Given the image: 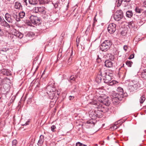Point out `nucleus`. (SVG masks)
<instances>
[{"instance_id":"f257e3e1","label":"nucleus","mask_w":146,"mask_h":146,"mask_svg":"<svg viewBox=\"0 0 146 146\" xmlns=\"http://www.w3.org/2000/svg\"><path fill=\"white\" fill-rule=\"evenodd\" d=\"M104 78L103 80L104 83H108V85L110 86H112L114 84L116 83V82L115 80H111L112 74L111 73L110 74V73L104 72L103 74Z\"/></svg>"},{"instance_id":"f03ea898","label":"nucleus","mask_w":146,"mask_h":146,"mask_svg":"<svg viewBox=\"0 0 146 146\" xmlns=\"http://www.w3.org/2000/svg\"><path fill=\"white\" fill-rule=\"evenodd\" d=\"M112 44V43L110 40H104L100 46L101 50L102 51H107L110 49Z\"/></svg>"},{"instance_id":"7ed1b4c3","label":"nucleus","mask_w":146,"mask_h":146,"mask_svg":"<svg viewBox=\"0 0 146 146\" xmlns=\"http://www.w3.org/2000/svg\"><path fill=\"white\" fill-rule=\"evenodd\" d=\"M118 90H120V92L116 93L113 92L112 94V99L115 100L116 101L117 100H121L123 97V89L121 87L118 88Z\"/></svg>"},{"instance_id":"20e7f679","label":"nucleus","mask_w":146,"mask_h":146,"mask_svg":"<svg viewBox=\"0 0 146 146\" xmlns=\"http://www.w3.org/2000/svg\"><path fill=\"white\" fill-rule=\"evenodd\" d=\"M30 19L31 23L34 25H39L41 23V19L36 16L31 15L28 17Z\"/></svg>"},{"instance_id":"39448f33","label":"nucleus","mask_w":146,"mask_h":146,"mask_svg":"<svg viewBox=\"0 0 146 146\" xmlns=\"http://www.w3.org/2000/svg\"><path fill=\"white\" fill-rule=\"evenodd\" d=\"M123 16V15L122 11L121 10H118L114 14L113 18L115 20L118 21L122 19Z\"/></svg>"},{"instance_id":"423d86ee","label":"nucleus","mask_w":146,"mask_h":146,"mask_svg":"<svg viewBox=\"0 0 146 146\" xmlns=\"http://www.w3.org/2000/svg\"><path fill=\"white\" fill-rule=\"evenodd\" d=\"M55 89L53 88L51 86L49 85L47 86L46 88V91L47 94H48L52 98L55 95L54 91Z\"/></svg>"},{"instance_id":"0eeeda50","label":"nucleus","mask_w":146,"mask_h":146,"mask_svg":"<svg viewBox=\"0 0 146 146\" xmlns=\"http://www.w3.org/2000/svg\"><path fill=\"white\" fill-rule=\"evenodd\" d=\"M0 25L3 27V29L8 34L9 33L10 29V25L5 20L3 21L1 23H0Z\"/></svg>"},{"instance_id":"6e6552de","label":"nucleus","mask_w":146,"mask_h":146,"mask_svg":"<svg viewBox=\"0 0 146 146\" xmlns=\"http://www.w3.org/2000/svg\"><path fill=\"white\" fill-rule=\"evenodd\" d=\"M98 101L100 102V104H102L103 105H104L106 106H109L110 104V102L108 98H104L101 96L98 98Z\"/></svg>"},{"instance_id":"1a4fd4ad","label":"nucleus","mask_w":146,"mask_h":146,"mask_svg":"<svg viewBox=\"0 0 146 146\" xmlns=\"http://www.w3.org/2000/svg\"><path fill=\"white\" fill-rule=\"evenodd\" d=\"M116 25L113 23L110 24L108 27V32L110 34H113L116 30Z\"/></svg>"},{"instance_id":"9d476101","label":"nucleus","mask_w":146,"mask_h":146,"mask_svg":"<svg viewBox=\"0 0 146 146\" xmlns=\"http://www.w3.org/2000/svg\"><path fill=\"white\" fill-rule=\"evenodd\" d=\"M133 84L130 85L129 86V89L131 91H133L136 90L137 89V82L136 81H133Z\"/></svg>"},{"instance_id":"9b49d317","label":"nucleus","mask_w":146,"mask_h":146,"mask_svg":"<svg viewBox=\"0 0 146 146\" xmlns=\"http://www.w3.org/2000/svg\"><path fill=\"white\" fill-rule=\"evenodd\" d=\"M107 106H104L102 104H99V105L98 107V108L100 109L102 113H105L108 112L109 111L108 108L107 107Z\"/></svg>"},{"instance_id":"f8f14e48","label":"nucleus","mask_w":146,"mask_h":146,"mask_svg":"<svg viewBox=\"0 0 146 146\" xmlns=\"http://www.w3.org/2000/svg\"><path fill=\"white\" fill-rule=\"evenodd\" d=\"M113 63L110 60H107L104 62V66L108 68H111L113 66Z\"/></svg>"},{"instance_id":"ddd939ff","label":"nucleus","mask_w":146,"mask_h":146,"mask_svg":"<svg viewBox=\"0 0 146 146\" xmlns=\"http://www.w3.org/2000/svg\"><path fill=\"white\" fill-rule=\"evenodd\" d=\"M131 0H115L114 2H115L117 6L119 7L122 3L123 1L127 3L129 2Z\"/></svg>"},{"instance_id":"4468645a","label":"nucleus","mask_w":146,"mask_h":146,"mask_svg":"<svg viewBox=\"0 0 146 146\" xmlns=\"http://www.w3.org/2000/svg\"><path fill=\"white\" fill-rule=\"evenodd\" d=\"M102 76V73L100 71L96 78V81L97 83H99L101 82Z\"/></svg>"},{"instance_id":"2eb2a0df","label":"nucleus","mask_w":146,"mask_h":146,"mask_svg":"<svg viewBox=\"0 0 146 146\" xmlns=\"http://www.w3.org/2000/svg\"><path fill=\"white\" fill-rule=\"evenodd\" d=\"M1 73L3 75H6L8 76L11 75V73L9 71L8 69H3L1 71Z\"/></svg>"},{"instance_id":"dca6fc26","label":"nucleus","mask_w":146,"mask_h":146,"mask_svg":"<svg viewBox=\"0 0 146 146\" xmlns=\"http://www.w3.org/2000/svg\"><path fill=\"white\" fill-rule=\"evenodd\" d=\"M44 136L41 135L38 141L37 144L39 146H41L44 141Z\"/></svg>"},{"instance_id":"f3484780","label":"nucleus","mask_w":146,"mask_h":146,"mask_svg":"<svg viewBox=\"0 0 146 146\" xmlns=\"http://www.w3.org/2000/svg\"><path fill=\"white\" fill-rule=\"evenodd\" d=\"M98 109L96 110V115H97V117L98 118H101L102 116L103 113L101 111L100 109H99L97 108Z\"/></svg>"},{"instance_id":"a211bd4d","label":"nucleus","mask_w":146,"mask_h":146,"mask_svg":"<svg viewBox=\"0 0 146 146\" xmlns=\"http://www.w3.org/2000/svg\"><path fill=\"white\" fill-rule=\"evenodd\" d=\"M68 55H70V57H69L68 60V62L67 63V64L69 66H70V65L72 63V58L71 56L72 55V52L71 53H68Z\"/></svg>"},{"instance_id":"6ab92c4d","label":"nucleus","mask_w":146,"mask_h":146,"mask_svg":"<svg viewBox=\"0 0 146 146\" xmlns=\"http://www.w3.org/2000/svg\"><path fill=\"white\" fill-rule=\"evenodd\" d=\"M36 10L40 13H43L44 12L45 8L43 7H38L36 8Z\"/></svg>"},{"instance_id":"aec40b11","label":"nucleus","mask_w":146,"mask_h":146,"mask_svg":"<svg viewBox=\"0 0 146 146\" xmlns=\"http://www.w3.org/2000/svg\"><path fill=\"white\" fill-rule=\"evenodd\" d=\"M12 16L13 19H14V21L15 20L17 21H20V18L18 17L17 13H13L12 14Z\"/></svg>"},{"instance_id":"412c9836","label":"nucleus","mask_w":146,"mask_h":146,"mask_svg":"<svg viewBox=\"0 0 146 146\" xmlns=\"http://www.w3.org/2000/svg\"><path fill=\"white\" fill-rule=\"evenodd\" d=\"M8 33H6L4 29H1L0 27V36H6Z\"/></svg>"},{"instance_id":"4be33fe9","label":"nucleus","mask_w":146,"mask_h":146,"mask_svg":"<svg viewBox=\"0 0 146 146\" xmlns=\"http://www.w3.org/2000/svg\"><path fill=\"white\" fill-rule=\"evenodd\" d=\"M21 7V5L20 3L18 2H16L15 3V9H19Z\"/></svg>"},{"instance_id":"5701e85b","label":"nucleus","mask_w":146,"mask_h":146,"mask_svg":"<svg viewBox=\"0 0 146 146\" xmlns=\"http://www.w3.org/2000/svg\"><path fill=\"white\" fill-rule=\"evenodd\" d=\"M96 110H95L94 111H92V112H89V114L90 117H92L94 118L97 117V115H96Z\"/></svg>"},{"instance_id":"b1692460","label":"nucleus","mask_w":146,"mask_h":146,"mask_svg":"<svg viewBox=\"0 0 146 146\" xmlns=\"http://www.w3.org/2000/svg\"><path fill=\"white\" fill-rule=\"evenodd\" d=\"M133 15V13L131 11H128L126 13V16L128 18L131 17Z\"/></svg>"},{"instance_id":"393cba45","label":"nucleus","mask_w":146,"mask_h":146,"mask_svg":"<svg viewBox=\"0 0 146 146\" xmlns=\"http://www.w3.org/2000/svg\"><path fill=\"white\" fill-rule=\"evenodd\" d=\"M11 17V15H10L9 13H7L5 14V18L6 20L9 23L10 22V20Z\"/></svg>"},{"instance_id":"a878e982","label":"nucleus","mask_w":146,"mask_h":146,"mask_svg":"<svg viewBox=\"0 0 146 146\" xmlns=\"http://www.w3.org/2000/svg\"><path fill=\"white\" fill-rule=\"evenodd\" d=\"M9 34L8 35V37L9 39H10V40H12L13 42L14 41V40L13 38L15 37V35H13V34Z\"/></svg>"},{"instance_id":"bb28decb","label":"nucleus","mask_w":146,"mask_h":146,"mask_svg":"<svg viewBox=\"0 0 146 146\" xmlns=\"http://www.w3.org/2000/svg\"><path fill=\"white\" fill-rule=\"evenodd\" d=\"M141 76L144 79H146V69H143L141 73Z\"/></svg>"},{"instance_id":"cd10ccee","label":"nucleus","mask_w":146,"mask_h":146,"mask_svg":"<svg viewBox=\"0 0 146 146\" xmlns=\"http://www.w3.org/2000/svg\"><path fill=\"white\" fill-rule=\"evenodd\" d=\"M29 3L32 5H35L38 3L37 0H29Z\"/></svg>"},{"instance_id":"c85d7f7f","label":"nucleus","mask_w":146,"mask_h":146,"mask_svg":"<svg viewBox=\"0 0 146 146\" xmlns=\"http://www.w3.org/2000/svg\"><path fill=\"white\" fill-rule=\"evenodd\" d=\"M86 123L88 124H89V126L90 127L93 126L95 125V123L93 121L92 119L87 121Z\"/></svg>"},{"instance_id":"c756f323","label":"nucleus","mask_w":146,"mask_h":146,"mask_svg":"<svg viewBox=\"0 0 146 146\" xmlns=\"http://www.w3.org/2000/svg\"><path fill=\"white\" fill-rule=\"evenodd\" d=\"M141 21L142 22V23L143 24L146 21V15L143 13L141 17Z\"/></svg>"},{"instance_id":"7c9ffc66","label":"nucleus","mask_w":146,"mask_h":146,"mask_svg":"<svg viewBox=\"0 0 146 146\" xmlns=\"http://www.w3.org/2000/svg\"><path fill=\"white\" fill-rule=\"evenodd\" d=\"M15 35V37H17L20 38H22L23 37V35L19 32L17 33Z\"/></svg>"},{"instance_id":"2f4dec72","label":"nucleus","mask_w":146,"mask_h":146,"mask_svg":"<svg viewBox=\"0 0 146 146\" xmlns=\"http://www.w3.org/2000/svg\"><path fill=\"white\" fill-rule=\"evenodd\" d=\"M19 17L21 18H23L25 16V13L23 11L21 12L19 14Z\"/></svg>"},{"instance_id":"473e14b6","label":"nucleus","mask_w":146,"mask_h":146,"mask_svg":"<svg viewBox=\"0 0 146 146\" xmlns=\"http://www.w3.org/2000/svg\"><path fill=\"white\" fill-rule=\"evenodd\" d=\"M145 96L144 95L142 96L140 99L139 102L141 104H143L145 100Z\"/></svg>"},{"instance_id":"72a5a7b5","label":"nucleus","mask_w":146,"mask_h":146,"mask_svg":"<svg viewBox=\"0 0 146 146\" xmlns=\"http://www.w3.org/2000/svg\"><path fill=\"white\" fill-rule=\"evenodd\" d=\"M135 12L137 13H141L143 11L139 7H136L135 9Z\"/></svg>"},{"instance_id":"f704fd0d","label":"nucleus","mask_w":146,"mask_h":146,"mask_svg":"<svg viewBox=\"0 0 146 146\" xmlns=\"http://www.w3.org/2000/svg\"><path fill=\"white\" fill-rule=\"evenodd\" d=\"M126 64L129 67H131L133 64V62L131 61L127 60L126 62Z\"/></svg>"},{"instance_id":"c9c22d12","label":"nucleus","mask_w":146,"mask_h":146,"mask_svg":"<svg viewBox=\"0 0 146 146\" xmlns=\"http://www.w3.org/2000/svg\"><path fill=\"white\" fill-rule=\"evenodd\" d=\"M128 26L129 28H132L135 26V24L133 21L130 22L128 24Z\"/></svg>"},{"instance_id":"e433bc0d","label":"nucleus","mask_w":146,"mask_h":146,"mask_svg":"<svg viewBox=\"0 0 146 146\" xmlns=\"http://www.w3.org/2000/svg\"><path fill=\"white\" fill-rule=\"evenodd\" d=\"M17 142V141L16 140H14L12 142V146H16Z\"/></svg>"},{"instance_id":"4c0bfd02","label":"nucleus","mask_w":146,"mask_h":146,"mask_svg":"<svg viewBox=\"0 0 146 146\" xmlns=\"http://www.w3.org/2000/svg\"><path fill=\"white\" fill-rule=\"evenodd\" d=\"M109 60L111 61L113 60L114 59V57L113 55L110 54L109 56Z\"/></svg>"},{"instance_id":"58836bf2","label":"nucleus","mask_w":146,"mask_h":146,"mask_svg":"<svg viewBox=\"0 0 146 146\" xmlns=\"http://www.w3.org/2000/svg\"><path fill=\"white\" fill-rule=\"evenodd\" d=\"M56 128V126L54 125H52L51 127V130L52 132L54 131V129Z\"/></svg>"},{"instance_id":"ea45409f","label":"nucleus","mask_w":146,"mask_h":146,"mask_svg":"<svg viewBox=\"0 0 146 146\" xmlns=\"http://www.w3.org/2000/svg\"><path fill=\"white\" fill-rule=\"evenodd\" d=\"M10 21L9 23H12L14 21V19H13V17H12V15H11V17L10 18Z\"/></svg>"},{"instance_id":"a19ab883","label":"nucleus","mask_w":146,"mask_h":146,"mask_svg":"<svg viewBox=\"0 0 146 146\" xmlns=\"http://www.w3.org/2000/svg\"><path fill=\"white\" fill-rule=\"evenodd\" d=\"M75 80V78L73 75L71 76L70 78V80H73L74 81Z\"/></svg>"},{"instance_id":"79ce46f5","label":"nucleus","mask_w":146,"mask_h":146,"mask_svg":"<svg viewBox=\"0 0 146 146\" xmlns=\"http://www.w3.org/2000/svg\"><path fill=\"white\" fill-rule=\"evenodd\" d=\"M27 0H23V2L24 5L26 6H27Z\"/></svg>"},{"instance_id":"37998d69","label":"nucleus","mask_w":146,"mask_h":146,"mask_svg":"<svg viewBox=\"0 0 146 146\" xmlns=\"http://www.w3.org/2000/svg\"><path fill=\"white\" fill-rule=\"evenodd\" d=\"M121 34L123 36H125L126 34V32H125V31H121Z\"/></svg>"},{"instance_id":"c03bdc74","label":"nucleus","mask_w":146,"mask_h":146,"mask_svg":"<svg viewBox=\"0 0 146 146\" xmlns=\"http://www.w3.org/2000/svg\"><path fill=\"white\" fill-rule=\"evenodd\" d=\"M25 23H27L28 25L31 26V25L29 21L28 20H26Z\"/></svg>"},{"instance_id":"a18cd8bd","label":"nucleus","mask_w":146,"mask_h":146,"mask_svg":"<svg viewBox=\"0 0 146 146\" xmlns=\"http://www.w3.org/2000/svg\"><path fill=\"white\" fill-rule=\"evenodd\" d=\"M134 57V54H131L129 57V59H131L133 58Z\"/></svg>"},{"instance_id":"49530a36","label":"nucleus","mask_w":146,"mask_h":146,"mask_svg":"<svg viewBox=\"0 0 146 146\" xmlns=\"http://www.w3.org/2000/svg\"><path fill=\"white\" fill-rule=\"evenodd\" d=\"M82 145V143H80V142H78L76 143V146H81Z\"/></svg>"},{"instance_id":"de8ad7c7","label":"nucleus","mask_w":146,"mask_h":146,"mask_svg":"<svg viewBox=\"0 0 146 146\" xmlns=\"http://www.w3.org/2000/svg\"><path fill=\"white\" fill-rule=\"evenodd\" d=\"M128 47L126 45H125L123 46V49L125 51H126L127 50Z\"/></svg>"},{"instance_id":"09e8293b","label":"nucleus","mask_w":146,"mask_h":146,"mask_svg":"<svg viewBox=\"0 0 146 146\" xmlns=\"http://www.w3.org/2000/svg\"><path fill=\"white\" fill-rule=\"evenodd\" d=\"M74 98V97L72 96H70L69 97V99L70 100H72Z\"/></svg>"},{"instance_id":"8fccbe9b","label":"nucleus","mask_w":146,"mask_h":146,"mask_svg":"<svg viewBox=\"0 0 146 146\" xmlns=\"http://www.w3.org/2000/svg\"><path fill=\"white\" fill-rule=\"evenodd\" d=\"M102 61L101 59V58H97L96 61L97 62L99 63L100 62Z\"/></svg>"},{"instance_id":"3c124183","label":"nucleus","mask_w":146,"mask_h":146,"mask_svg":"<svg viewBox=\"0 0 146 146\" xmlns=\"http://www.w3.org/2000/svg\"><path fill=\"white\" fill-rule=\"evenodd\" d=\"M4 20L3 19L1 16H0V23H1Z\"/></svg>"},{"instance_id":"603ef678","label":"nucleus","mask_w":146,"mask_h":146,"mask_svg":"<svg viewBox=\"0 0 146 146\" xmlns=\"http://www.w3.org/2000/svg\"><path fill=\"white\" fill-rule=\"evenodd\" d=\"M143 6L145 7H146V0L143 2Z\"/></svg>"},{"instance_id":"864d4df0","label":"nucleus","mask_w":146,"mask_h":146,"mask_svg":"<svg viewBox=\"0 0 146 146\" xmlns=\"http://www.w3.org/2000/svg\"><path fill=\"white\" fill-rule=\"evenodd\" d=\"M29 122V121H28L27 122H26L25 124H23L22 125L23 126H24V125H28V123Z\"/></svg>"},{"instance_id":"5fc2aeb1","label":"nucleus","mask_w":146,"mask_h":146,"mask_svg":"<svg viewBox=\"0 0 146 146\" xmlns=\"http://www.w3.org/2000/svg\"><path fill=\"white\" fill-rule=\"evenodd\" d=\"M76 46L77 47H78L79 45V43L78 42V37L76 38Z\"/></svg>"},{"instance_id":"6e6d98bb","label":"nucleus","mask_w":146,"mask_h":146,"mask_svg":"<svg viewBox=\"0 0 146 146\" xmlns=\"http://www.w3.org/2000/svg\"><path fill=\"white\" fill-rule=\"evenodd\" d=\"M97 21L96 20V18H95V17L94 19V23H93V24H94V23H95V21Z\"/></svg>"},{"instance_id":"4d7b16f0","label":"nucleus","mask_w":146,"mask_h":146,"mask_svg":"<svg viewBox=\"0 0 146 146\" xmlns=\"http://www.w3.org/2000/svg\"><path fill=\"white\" fill-rule=\"evenodd\" d=\"M139 22L140 23V24L141 25H143V24H142V22H141V20L140 21H139Z\"/></svg>"},{"instance_id":"13d9d810","label":"nucleus","mask_w":146,"mask_h":146,"mask_svg":"<svg viewBox=\"0 0 146 146\" xmlns=\"http://www.w3.org/2000/svg\"><path fill=\"white\" fill-rule=\"evenodd\" d=\"M143 13L146 15V10Z\"/></svg>"},{"instance_id":"bf43d9fd","label":"nucleus","mask_w":146,"mask_h":146,"mask_svg":"<svg viewBox=\"0 0 146 146\" xmlns=\"http://www.w3.org/2000/svg\"><path fill=\"white\" fill-rule=\"evenodd\" d=\"M81 146H87L86 145L83 144L82 143V145H81Z\"/></svg>"},{"instance_id":"052dcab7","label":"nucleus","mask_w":146,"mask_h":146,"mask_svg":"<svg viewBox=\"0 0 146 146\" xmlns=\"http://www.w3.org/2000/svg\"><path fill=\"white\" fill-rule=\"evenodd\" d=\"M37 60V58H35L34 60V61H36Z\"/></svg>"},{"instance_id":"680f3d73","label":"nucleus","mask_w":146,"mask_h":146,"mask_svg":"<svg viewBox=\"0 0 146 146\" xmlns=\"http://www.w3.org/2000/svg\"><path fill=\"white\" fill-rule=\"evenodd\" d=\"M79 39H80V38H78V43L79 42Z\"/></svg>"},{"instance_id":"e2e57ef3","label":"nucleus","mask_w":146,"mask_h":146,"mask_svg":"<svg viewBox=\"0 0 146 146\" xmlns=\"http://www.w3.org/2000/svg\"><path fill=\"white\" fill-rule=\"evenodd\" d=\"M97 58H100L99 57V55H97Z\"/></svg>"},{"instance_id":"0e129e2a","label":"nucleus","mask_w":146,"mask_h":146,"mask_svg":"<svg viewBox=\"0 0 146 146\" xmlns=\"http://www.w3.org/2000/svg\"><path fill=\"white\" fill-rule=\"evenodd\" d=\"M1 51H5V50H4L3 49H2Z\"/></svg>"},{"instance_id":"69168bd1","label":"nucleus","mask_w":146,"mask_h":146,"mask_svg":"<svg viewBox=\"0 0 146 146\" xmlns=\"http://www.w3.org/2000/svg\"><path fill=\"white\" fill-rule=\"evenodd\" d=\"M108 139L109 138V137H108Z\"/></svg>"},{"instance_id":"338daca9","label":"nucleus","mask_w":146,"mask_h":146,"mask_svg":"<svg viewBox=\"0 0 146 146\" xmlns=\"http://www.w3.org/2000/svg\"><path fill=\"white\" fill-rule=\"evenodd\" d=\"M27 14H26V15H27Z\"/></svg>"}]
</instances>
